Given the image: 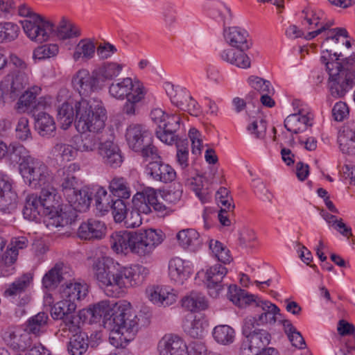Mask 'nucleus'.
<instances>
[{"instance_id":"nucleus-1","label":"nucleus","mask_w":355,"mask_h":355,"mask_svg":"<svg viewBox=\"0 0 355 355\" xmlns=\"http://www.w3.org/2000/svg\"><path fill=\"white\" fill-rule=\"evenodd\" d=\"M85 311L94 321L103 318L105 327L110 331V342L114 347L132 340L138 331L139 318L127 301L102 300Z\"/></svg>"},{"instance_id":"nucleus-2","label":"nucleus","mask_w":355,"mask_h":355,"mask_svg":"<svg viewBox=\"0 0 355 355\" xmlns=\"http://www.w3.org/2000/svg\"><path fill=\"white\" fill-rule=\"evenodd\" d=\"M94 276L99 286L116 297L121 289L141 284L148 270L139 264L125 267L109 257L97 259L92 266Z\"/></svg>"},{"instance_id":"nucleus-3","label":"nucleus","mask_w":355,"mask_h":355,"mask_svg":"<svg viewBox=\"0 0 355 355\" xmlns=\"http://www.w3.org/2000/svg\"><path fill=\"white\" fill-rule=\"evenodd\" d=\"M341 53L335 52L336 60L341 56ZM322 63L326 65L329 73V87L331 94L336 98H340L355 85V57L350 56L343 63L338 61H327L325 55L320 57Z\"/></svg>"},{"instance_id":"nucleus-4","label":"nucleus","mask_w":355,"mask_h":355,"mask_svg":"<svg viewBox=\"0 0 355 355\" xmlns=\"http://www.w3.org/2000/svg\"><path fill=\"white\" fill-rule=\"evenodd\" d=\"M224 37L226 42L236 49H224L220 53L223 60L241 69H248L251 66V60L245 53L252 46V41L248 33L239 27H224Z\"/></svg>"},{"instance_id":"nucleus-5","label":"nucleus","mask_w":355,"mask_h":355,"mask_svg":"<svg viewBox=\"0 0 355 355\" xmlns=\"http://www.w3.org/2000/svg\"><path fill=\"white\" fill-rule=\"evenodd\" d=\"M75 107L78 131L98 133L105 128L107 112L101 101L82 98L76 101Z\"/></svg>"},{"instance_id":"nucleus-6","label":"nucleus","mask_w":355,"mask_h":355,"mask_svg":"<svg viewBox=\"0 0 355 355\" xmlns=\"http://www.w3.org/2000/svg\"><path fill=\"white\" fill-rule=\"evenodd\" d=\"M17 11L19 16L25 18L21 21V24L25 34L31 41L42 43L49 40L50 34L53 31L51 22L34 12L25 3L18 5Z\"/></svg>"},{"instance_id":"nucleus-7","label":"nucleus","mask_w":355,"mask_h":355,"mask_svg":"<svg viewBox=\"0 0 355 355\" xmlns=\"http://www.w3.org/2000/svg\"><path fill=\"white\" fill-rule=\"evenodd\" d=\"M19 172L25 182L33 189L47 187L53 180L49 166L36 157L28 159L26 163H20Z\"/></svg>"},{"instance_id":"nucleus-8","label":"nucleus","mask_w":355,"mask_h":355,"mask_svg":"<svg viewBox=\"0 0 355 355\" xmlns=\"http://www.w3.org/2000/svg\"><path fill=\"white\" fill-rule=\"evenodd\" d=\"M259 323L257 318L250 317L245 319L242 333L245 340L241 345L243 350L248 349L252 354H257L268 346L271 340L270 334L265 329H258Z\"/></svg>"},{"instance_id":"nucleus-9","label":"nucleus","mask_w":355,"mask_h":355,"mask_svg":"<svg viewBox=\"0 0 355 355\" xmlns=\"http://www.w3.org/2000/svg\"><path fill=\"white\" fill-rule=\"evenodd\" d=\"M132 253L139 257H148L155 248L162 242L160 233L153 229L135 232Z\"/></svg>"},{"instance_id":"nucleus-10","label":"nucleus","mask_w":355,"mask_h":355,"mask_svg":"<svg viewBox=\"0 0 355 355\" xmlns=\"http://www.w3.org/2000/svg\"><path fill=\"white\" fill-rule=\"evenodd\" d=\"M30 72V70L17 71L5 77L0 83V106L4 105L8 97L12 98L29 84Z\"/></svg>"},{"instance_id":"nucleus-11","label":"nucleus","mask_w":355,"mask_h":355,"mask_svg":"<svg viewBox=\"0 0 355 355\" xmlns=\"http://www.w3.org/2000/svg\"><path fill=\"white\" fill-rule=\"evenodd\" d=\"M73 88L81 96H89L103 87L95 69L89 72L86 69H79L71 80Z\"/></svg>"},{"instance_id":"nucleus-12","label":"nucleus","mask_w":355,"mask_h":355,"mask_svg":"<svg viewBox=\"0 0 355 355\" xmlns=\"http://www.w3.org/2000/svg\"><path fill=\"white\" fill-rule=\"evenodd\" d=\"M80 170V166L77 163H71L67 166L59 168L53 180L56 183L64 198L75 192L78 188V179L76 173Z\"/></svg>"},{"instance_id":"nucleus-13","label":"nucleus","mask_w":355,"mask_h":355,"mask_svg":"<svg viewBox=\"0 0 355 355\" xmlns=\"http://www.w3.org/2000/svg\"><path fill=\"white\" fill-rule=\"evenodd\" d=\"M132 209L138 213L148 214L152 209L157 211H163L166 207L158 202L156 191L153 189H147L142 192H137L132 198Z\"/></svg>"},{"instance_id":"nucleus-14","label":"nucleus","mask_w":355,"mask_h":355,"mask_svg":"<svg viewBox=\"0 0 355 355\" xmlns=\"http://www.w3.org/2000/svg\"><path fill=\"white\" fill-rule=\"evenodd\" d=\"M165 90L173 105L182 110L189 112L191 114H197L196 112L197 103L186 89L166 83Z\"/></svg>"},{"instance_id":"nucleus-15","label":"nucleus","mask_w":355,"mask_h":355,"mask_svg":"<svg viewBox=\"0 0 355 355\" xmlns=\"http://www.w3.org/2000/svg\"><path fill=\"white\" fill-rule=\"evenodd\" d=\"M182 119L178 114H169L162 125L156 129L157 137L163 143L172 145L178 142L179 137L177 135L180 128Z\"/></svg>"},{"instance_id":"nucleus-16","label":"nucleus","mask_w":355,"mask_h":355,"mask_svg":"<svg viewBox=\"0 0 355 355\" xmlns=\"http://www.w3.org/2000/svg\"><path fill=\"white\" fill-rule=\"evenodd\" d=\"M125 139L128 146L134 151L142 149L152 141V137L146 128L138 123H132L126 129Z\"/></svg>"},{"instance_id":"nucleus-17","label":"nucleus","mask_w":355,"mask_h":355,"mask_svg":"<svg viewBox=\"0 0 355 355\" xmlns=\"http://www.w3.org/2000/svg\"><path fill=\"white\" fill-rule=\"evenodd\" d=\"M137 87L140 89V91L145 90L140 81L126 77L112 82L109 86L108 91L112 97L118 100H123L134 94Z\"/></svg>"},{"instance_id":"nucleus-18","label":"nucleus","mask_w":355,"mask_h":355,"mask_svg":"<svg viewBox=\"0 0 355 355\" xmlns=\"http://www.w3.org/2000/svg\"><path fill=\"white\" fill-rule=\"evenodd\" d=\"M17 207V194L12 191V184L7 175L0 173V211L10 214Z\"/></svg>"},{"instance_id":"nucleus-19","label":"nucleus","mask_w":355,"mask_h":355,"mask_svg":"<svg viewBox=\"0 0 355 355\" xmlns=\"http://www.w3.org/2000/svg\"><path fill=\"white\" fill-rule=\"evenodd\" d=\"M98 151L103 162L112 168L119 167L123 162L121 149L111 140L101 142Z\"/></svg>"},{"instance_id":"nucleus-20","label":"nucleus","mask_w":355,"mask_h":355,"mask_svg":"<svg viewBox=\"0 0 355 355\" xmlns=\"http://www.w3.org/2000/svg\"><path fill=\"white\" fill-rule=\"evenodd\" d=\"M146 294L150 301L159 306H168L175 303L178 293L173 288L164 286H153L147 288Z\"/></svg>"},{"instance_id":"nucleus-21","label":"nucleus","mask_w":355,"mask_h":355,"mask_svg":"<svg viewBox=\"0 0 355 355\" xmlns=\"http://www.w3.org/2000/svg\"><path fill=\"white\" fill-rule=\"evenodd\" d=\"M146 172L153 180L163 183L171 182L176 178L175 170L160 159L149 162L146 166Z\"/></svg>"},{"instance_id":"nucleus-22","label":"nucleus","mask_w":355,"mask_h":355,"mask_svg":"<svg viewBox=\"0 0 355 355\" xmlns=\"http://www.w3.org/2000/svg\"><path fill=\"white\" fill-rule=\"evenodd\" d=\"M313 115L310 112L300 109L297 113L288 116L284 120V126L291 132L297 134L312 125Z\"/></svg>"},{"instance_id":"nucleus-23","label":"nucleus","mask_w":355,"mask_h":355,"mask_svg":"<svg viewBox=\"0 0 355 355\" xmlns=\"http://www.w3.org/2000/svg\"><path fill=\"white\" fill-rule=\"evenodd\" d=\"M227 272V268L220 264L213 266L207 270V287L211 297H217L223 290L222 280Z\"/></svg>"},{"instance_id":"nucleus-24","label":"nucleus","mask_w":355,"mask_h":355,"mask_svg":"<svg viewBox=\"0 0 355 355\" xmlns=\"http://www.w3.org/2000/svg\"><path fill=\"white\" fill-rule=\"evenodd\" d=\"M192 272L189 261L180 257H174L168 263L169 277L172 281L178 284H183L190 277Z\"/></svg>"},{"instance_id":"nucleus-25","label":"nucleus","mask_w":355,"mask_h":355,"mask_svg":"<svg viewBox=\"0 0 355 355\" xmlns=\"http://www.w3.org/2000/svg\"><path fill=\"white\" fill-rule=\"evenodd\" d=\"M71 277L70 269L63 263H57L43 277L42 285L49 290L55 288L60 283Z\"/></svg>"},{"instance_id":"nucleus-26","label":"nucleus","mask_w":355,"mask_h":355,"mask_svg":"<svg viewBox=\"0 0 355 355\" xmlns=\"http://www.w3.org/2000/svg\"><path fill=\"white\" fill-rule=\"evenodd\" d=\"M158 348L160 355H183L187 345L180 336L166 334L159 340Z\"/></svg>"},{"instance_id":"nucleus-27","label":"nucleus","mask_w":355,"mask_h":355,"mask_svg":"<svg viewBox=\"0 0 355 355\" xmlns=\"http://www.w3.org/2000/svg\"><path fill=\"white\" fill-rule=\"evenodd\" d=\"M85 318V310L80 311L78 313H73L64 317L61 320L58 334L61 336L69 337L70 335L79 334L83 333L80 331L81 324L84 323Z\"/></svg>"},{"instance_id":"nucleus-28","label":"nucleus","mask_w":355,"mask_h":355,"mask_svg":"<svg viewBox=\"0 0 355 355\" xmlns=\"http://www.w3.org/2000/svg\"><path fill=\"white\" fill-rule=\"evenodd\" d=\"M106 226L101 220L90 218L83 223L78 230V235L81 239H101L105 234Z\"/></svg>"},{"instance_id":"nucleus-29","label":"nucleus","mask_w":355,"mask_h":355,"mask_svg":"<svg viewBox=\"0 0 355 355\" xmlns=\"http://www.w3.org/2000/svg\"><path fill=\"white\" fill-rule=\"evenodd\" d=\"M22 212L26 219L33 221H37L40 216H46L47 214H51V211L46 209L41 199L36 194H30L26 196Z\"/></svg>"},{"instance_id":"nucleus-30","label":"nucleus","mask_w":355,"mask_h":355,"mask_svg":"<svg viewBox=\"0 0 355 355\" xmlns=\"http://www.w3.org/2000/svg\"><path fill=\"white\" fill-rule=\"evenodd\" d=\"M77 216V213L70 208L64 210L61 209L60 211L55 209L52 210L51 214L46 215V226L51 228L63 227L72 225L76 221Z\"/></svg>"},{"instance_id":"nucleus-31","label":"nucleus","mask_w":355,"mask_h":355,"mask_svg":"<svg viewBox=\"0 0 355 355\" xmlns=\"http://www.w3.org/2000/svg\"><path fill=\"white\" fill-rule=\"evenodd\" d=\"M135 232L119 231L113 232L110 238L112 249L116 253L132 251Z\"/></svg>"},{"instance_id":"nucleus-32","label":"nucleus","mask_w":355,"mask_h":355,"mask_svg":"<svg viewBox=\"0 0 355 355\" xmlns=\"http://www.w3.org/2000/svg\"><path fill=\"white\" fill-rule=\"evenodd\" d=\"M69 202L70 209L76 211H85L89 207L92 201V192L87 187L75 189V192L65 198Z\"/></svg>"},{"instance_id":"nucleus-33","label":"nucleus","mask_w":355,"mask_h":355,"mask_svg":"<svg viewBox=\"0 0 355 355\" xmlns=\"http://www.w3.org/2000/svg\"><path fill=\"white\" fill-rule=\"evenodd\" d=\"M125 65L115 61H107L101 63L95 69L103 86L107 81H112L119 76Z\"/></svg>"},{"instance_id":"nucleus-34","label":"nucleus","mask_w":355,"mask_h":355,"mask_svg":"<svg viewBox=\"0 0 355 355\" xmlns=\"http://www.w3.org/2000/svg\"><path fill=\"white\" fill-rule=\"evenodd\" d=\"M254 304L263 311L259 318H257L259 326L268 323L274 324L276 322V315L279 314V309L275 304L268 300H262L259 297Z\"/></svg>"},{"instance_id":"nucleus-35","label":"nucleus","mask_w":355,"mask_h":355,"mask_svg":"<svg viewBox=\"0 0 355 355\" xmlns=\"http://www.w3.org/2000/svg\"><path fill=\"white\" fill-rule=\"evenodd\" d=\"M60 293L62 298L76 303L86 297L87 287L86 284L78 282H69L62 286Z\"/></svg>"},{"instance_id":"nucleus-36","label":"nucleus","mask_w":355,"mask_h":355,"mask_svg":"<svg viewBox=\"0 0 355 355\" xmlns=\"http://www.w3.org/2000/svg\"><path fill=\"white\" fill-rule=\"evenodd\" d=\"M80 28L71 20L62 17L55 29V35L60 40H71L80 36Z\"/></svg>"},{"instance_id":"nucleus-37","label":"nucleus","mask_w":355,"mask_h":355,"mask_svg":"<svg viewBox=\"0 0 355 355\" xmlns=\"http://www.w3.org/2000/svg\"><path fill=\"white\" fill-rule=\"evenodd\" d=\"M75 103L68 99L58 107V121L62 129H67L76 119Z\"/></svg>"},{"instance_id":"nucleus-38","label":"nucleus","mask_w":355,"mask_h":355,"mask_svg":"<svg viewBox=\"0 0 355 355\" xmlns=\"http://www.w3.org/2000/svg\"><path fill=\"white\" fill-rule=\"evenodd\" d=\"M227 297L239 307H243L251 303L254 304L258 299L257 296L249 294L247 291L238 288L236 285L228 286Z\"/></svg>"},{"instance_id":"nucleus-39","label":"nucleus","mask_w":355,"mask_h":355,"mask_svg":"<svg viewBox=\"0 0 355 355\" xmlns=\"http://www.w3.org/2000/svg\"><path fill=\"white\" fill-rule=\"evenodd\" d=\"M176 238L182 248L192 251L197 250L202 244L200 234L194 229L182 230L177 234Z\"/></svg>"},{"instance_id":"nucleus-40","label":"nucleus","mask_w":355,"mask_h":355,"mask_svg":"<svg viewBox=\"0 0 355 355\" xmlns=\"http://www.w3.org/2000/svg\"><path fill=\"white\" fill-rule=\"evenodd\" d=\"M99 139L93 134L85 133L76 135L72 138V144L77 151L92 152L97 148Z\"/></svg>"},{"instance_id":"nucleus-41","label":"nucleus","mask_w":355,"mask_h":355,"mask_svg":"<svg viewBox=\"0 0 355 355\" xmlns=\"http://www.w3.org/2000/svg\"><path fill=\"white\" fill-rule=\"evenodd\" d=\"M32 279L33 277L31 274H24L6 288L3 292L4 297L15 298L17 296H20L28 288Z\"/></svg>"},{"instance_id":"nucleus-42","label":"nucleus","mask_w":355,"mask_h":355,"mask_svg":"<svg viewBox=\"0 0 355 355\" xmlns=\"http://www.w3.org/2000/svg\"><path fill=\"white\" fill-rule=\"evenodd\" d=\"M182 306L190 311H198L207 308L208 304L205 297L197 291H191L181 300Z\"/></svg>"},{"instance_id":"nucleus-43","label":"nucleus","mask_w":355,"mask_h":355,"mask_svg":"<svg viewBox=\"0 0 355 355\" xmlns=\"http://www.w3.org/2000/svg\"><path fill=\"white\" fill-rule=\"evenodd\" d=\"M206 8L213 15H218L223 22L224 27L230 24L233 19L231 9L223 2L218 0H210L206 3Z\"/></svg>"},{"instance_id":"nucleus-44","label":"nucleus","mask_w":355,"mask_h":355,"mask_svg":"<svg viewBox=\"0 0 355 355\" xmlns=\"http://www.w3.org/2000/svg\"><path fill=\"white\" fill-rule=\"evenodd\" d=\"M48 320V314L45 312H40L26 322L25 329L31 334L39 336L46 331Z\"/></svg>"},{"instance_id":"nucleus-45","label":"nucleus","mask_w":355,"mask_h":355,"mask_svg":"<svg viewBox=\"0 0 355 355\" xmlns=\"http://www.w3.org/2000/svg\"><path fill=\"white\" fill-rule=\"evenodd\" d=\"M95 50L96 46L92 41L89 39H83L75 47L72 58L76 62L80 59L88 61L94 57Z\"/></svg>"},{"instance_id":"nucleus-46","label":"nucleus","mask_w":355,"mask_h":355,"mask_svg":"<svg viewBox=\"0 0 355 355\" xmlns=\"http://www.w3.org/2000/svg\"><path fill=\"white\" fill-rule=\"evenodd\" d=\"M89 339L86 333H79L70 337L67 350L71 355H83L88 349Z\"/></svg>"},{"instance_id":"nucleus-47","label":"nucleus","mask_w":355,"mask_h":355,"mask_svg":"<svg viewBox=\"0 0 355 355\" xmlns=\"http://www.w3.org/2000/svg\"><path fill=\"white\" fill-rule=\"evenodd\" d=\"M35 128L42 137H49L55 130V124L53 119L46 112H40L37 115L34 113Z\"/></svg>"},{"instance_id":"nucleus-48","label":"nucleus","mask_w":355,"mask_h":355,"mask_svg":"<svg viewBox=\"0 0 355 355\" xmlns=\"http://www.w3.org/2000/svg\"><path fill=\"white\" fill-rule=\"evenodd\" d=\"M41 91L39 87H33L31 90H28L23 94L17 103V109L25 112L26 110L33 109L38 110L42 105L40 103L36 104V96Z\"/></svg>"},{"instance_id":"nucleus-49","label":"nucleus","mask_w":355,"mask_h":355,"mask_svg":"<svg viewBox=\"0 0 355 355\" xmlns=\"http://www.w3.org/2000/svg\"><path fill=\"white\" fill-rule=\"evenodd\" d=\"M77 307V303L72 302L63 298L55 303L51 309V314L55 320H62L64 317L74 313Z\"/></svg>"},{"instance_id":"nucleus-50","label":"nucleus","mask_w":355,"mask_h":355,"mask_svg":"<svg viewBox=\"0 0 355 355\" xmlns=\"http://www.w3.org/2000/svg\"><path fill=\"white\" fill-rule=\"evenodd\" d=\"M51 155L57 161L69 162L77 155V150L74 146L64 143H57L54 145L51 150Z\"/></svg>"},{"instance_id":"nucleus-51","label":"nucleus","mask_w":355,"mask_h":355,"mask_svg":"<svg viewBox=\"0 0 355 355\" xmlns=\"http://www.w3.org/2000/svg\"><path fill=\"white\" fill-rule=\"evenodd\" d=\"M110 191L119 198L128 199L131 196V189L128 180L123 177H114L109 184Z\"/></svg>"},{"instance_id":"nucleus-52","label":"nucleus","mask_w":355,"mask_h":355,"mask_svg":"<svg viewBox=\"0 0 355 355\" xmlns=\"http://www.w3.org/2000/svg\"><path fill=\"white\" fill-rule=\"evenodd\" d=\"M111 196L102 187H97L94 192V201L96 209L101 215H105L110 210L112 201Z\"/></svg>"},{"instance_id":"nucleus-53","label":"nucleus","mask_w":355,"mask_h":355,"mask_svg":"<svg viewBox=\"0 0 355 355\" xmlns=\"http://www.w3.org/2000/svg\"><path fill=\"white\" fill-rule=\"evenodd\" d=\"M10 345L14 349L25 351L31 347V335L26 329L23 331H17L10 334Z\"/></svg>"},{"instance_id":"nucleus-54","label":"nucleus","mask_w":355,"mask_h":355,"mask_svg":"<svg viewBox=\"0 0 355 355\" xmlns=\"http://www.w3.org/2000/svg\"><path fill=\"white\" fill-rule=\"evenodd\" d=\"M284 331L292 345L298 349H304L306 347L305 340L302 334L288 320L282 321Z\"/></svg>"},{"instance_id":"nucleus-55","label":"nucleus","mask_w":355,"mask_h":355,"mask_svg":"<svg viewBox=\"0 0 355 355\" xmlns=\"http://www.w3.org/2000/svg\"><path fill=\"white\" fill-rule=\"evenodd\" d=\"M145 94V90L140 91V89L137 87L135 94L125 98L126 101L122 108L123 113L128 116L135 115L138 104L144 98Z\"/></svg>"},{"instance_id":"nucleus-56","label":"nucleus","mask_w":355,"mask_h":355,"mask_svg":"<svg viewBox=\"0 0 355 355\" xmlns=\"http://www.w3.org/2000/svg\"><path fill=\"white\" fill-rule=\"evenodd\" d=\"M8 155L17 163H26L28 159L34 158L29 155V151L19 143H12L8 146Z\"/></svg>"},{"instance_id":"nucleus-57","label":"nucleus","mask_w":355,"mask_h":355,"mask_svg":"<svg viewBox=\"0 0 355 355\" xmlns=\"http://www.w3.org/2000/svg\"><path fill=\"white\" fill-rule=\"evenodd\" d=\"M177 153L176 163L182 169L183 172H189V142L187 140H179L175 143Z\"/></svg>"},{"instance_id":"nucleus-58","label":"nucleus","mask_w":355,"mask_h":355,"mask_svg":"<svg viewBox=\"0 0 355 355\" xmlns=\"http://www.w3.org/2000/svg\"><path fill=\"white\" fill-rule=\"evenodd\" d=\"M213 336L218 343L228 345L233 343L235 332L234 330L228 325H218L214 329Z\"/></svg>"},{"instance_id":"nucleus-59","label":"nucleus","mask_w":355,"mask_h":355,"mask_svg":"<svg viewBox=\"0 0 355 355\" xmlns=\"http://www.w3.org/2000/svg\"><path fill=\"white\" fill-rule=\"evenodd\" d=\"M19 32V26L14 23H0V42H10L15 40L18 37Z\"/></svg>"},{"instance_id":"nucleus-60","label":"nucleus","mask_w":355,"mask_h":355,"mask_svg":"<svg viewBox=\"0 0 355 355\" xmlns=\"http://www.w3.org/2000/svg\"><path fill=\"white\" fill-rule=\"evenodd\" d=\"M184 330L193 338H199L202 336L204 322L202 319L195 317L193 320L187 319L184 322Z\"/></svg>"},{"instance_id":"nucleus-61","label":"nucleus","mask_w":355,"mask_h":355,"mask_svg":"<svg viewBox=\"0 0 355 355\" xmlns=\"http://www.w3.org/2000/svg\"><path fill=\"white\" fill-rule=\"evenodd\" d=\"M248 83L254 90L257 91L260 96L262 94L274 93V89L270 81L266 80L261 77L256 76H250L248 78Z\"/></svg>"},{"instance_id":"nucleus-62","label":"nucleus","mask_w":355,"mask_h":355,"mask_svg":"<svg viewBox=\"0 0 355 355\" xmlns=\"http://www.w3.org/2000/svg\"><path fill=\"white\" fill-rule=\"evenodd\" d=\"M184 178L187 182L190 185L192 189L195 191L196 194L200 199L202 202L206 201V192L203 189V178L200 175L196 177H190L189 172H183Z\"/></svg>"},{"instance_id":"nucleus-63","label":"nucleus","mask_w":355,"mask_h":355,"mask_svg":"<svg viewBox=\"0 0 355 355\" xmlns=\"http://www.w3.org/2000/svg\"><path fill=\"white\" fill-rule=\"evenodd\" d=\"M42 191L40 196H38L43 204V206L46 210L52 212L53 209H55V205L58 204L55 202L56 189L53 187L46 188L43 187L41 188Z\"/></svg>"},{"instance_id":"nucleus-64","label":"nucleus","mask_w":355,"mask_h":355,"mask_svg":"<svg viewBox=\"0 0 355 355\" xmlns=\"http://www.w3.org/2000/svg\"><path fill=\"white\" fill-rule=\"evenodd\" d=\"M58 51V46L55 44H44L34 50L33 57L34 59L43 60L56 55Z\"/></svg>"}]
</instances>
